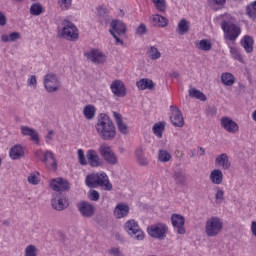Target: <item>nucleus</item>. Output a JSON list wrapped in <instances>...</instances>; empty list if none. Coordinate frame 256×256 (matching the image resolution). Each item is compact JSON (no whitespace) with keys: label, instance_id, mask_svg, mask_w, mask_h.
<instances>
[{"label":"nucleus","instance_id":"nucleus-1","mask_svg":"<svg viewBox=\"0 0 256 256\" xmlns=\"http://www.w3.org/2000/svg\"><path fill=\"white\" fill-rule=\"evenodd\" d=\"M96 130L104 141H112L115 139L117 131L115 130V124L107 114H100L98 122L96 124Z\"/></svg>","mask_w":256,"mask_h":256},{"label":"nucleus","instance_id":"nucleus-2","mask_svg":"<svg viewBox=\"0 0 256 256\" xmlns=\"http://www.w3.org/2000/svg\"><path fill=\"white\" fill-rule=\"evenodd\" d=\"M85 183L90 189L102 187L104 191H113V184H111L109 176L105 172L88 174L85 178Z\"/></svg>","mask_w":256,"mask_h":256},{"label":"nucleus","instance_id":"nucleus-3","mask_svg":"<svg viewBox=\"0 0 256 256\" xmlns=\"http://www.w3.org/2000/svg\"><path fill=\"white\" fill-rule=\"evenodd\" d=\"M221 29L224 32L226 41H237V38L241 35V26L235 24L233 18L223 19Z\"/></svg>","mask_w":256,"mask_h":256},{"label":"nucleus","instance_id":"nucleus-4","mask_svg":"<svg viewBox=\"0 0 256 256\" xmlns=\"http://www.w3.org/2000/svg\"><path fill=\"white\" fill-rule=\"evenodd\" d=\"M223 231V221L217 216L210 217L205 223L207 237H217Z\"/></svg>","mask_w":256,"mask_h":256},{"label":"nucleus","instance_id":"nucleus-5","mask_svg":"<svg viewBox=\"0 0 256 256\" xmlns=\"http://www.w3.org/2000/svg\"><path fill=\"white\" fill-rule=\"evenodd\" d=\"M110 35L114 37L116 43L123 45V40H121L120 35H125L127 33V26L121 20H112L110 23Z\"/></svg>","mask_w":256,"mask_h":256},{"label":"nucleus","instance_id":"nucleus-6","mask_svg":"<svg viewBox=\"0 0 256 256\" xmlns=\"http://www.w3.org/2000/svg\"><path fill=\"white\" fill-rule=\"evenodd\" d=\"M62 37L67 41H77L79 39V29L69 20L62 21Z\"/></svg>","mask_w":256,"mask_h":256},{"label":"nucleus","instance_id":"nucleus-7","mask_svg":"<svg viewBox=\"0 0 256 256\" xmlns=\"http://www.w3.org/2000/svg\"><path fill=\"white\" fill-rule=\"evenodd\" d=\"M168 231L169 227H167V224L161 222L147 227V233L152 237V239H165Z\"/></svg>","mask_w":256,"mask_h":256},{"label":"nucleus","instance_id":"nucleus-8","mask_svg":"<svg viewBox=\"0 0 256 256\" xmlns=\"http://www.w3.org/2000/svg\"><path fill=\"white\" fill-rule=\"evenodd\" d=\"M125 231L128 232L132 239H136V241H143V239H145V232L141 230L139 223L135 220H128L125 223Z\"/></svg>","mask_w":256,"mask_h":256},{"label":"nucleus","instance_id":"nucleus-9","mask_svg":"<svg viewBox=\"0 0 256 256\" xmlns=\"http://www.w3.org/2000/svg\"><path fill=\"white\" fill-rule=\"evenodd\" d=\"M100 153V157L108 163V165H117L119 161L117 160V155H115V152L113 149H111V146L107 144H101V146L98 149Z\"/></svg>","mask_w":256,"mask_h":256},{"label":"nucleus","instance_id":"nucleus-10","mask_svg":"<svg viewBox=\"0 0 256 256\" xmlns=\"http://www.w3.org/2000/svg\"><path fill=\"white\" fill-rule=\"evenodd\" d=\"M51 206L55 211H65L69 207V198L62 192H58L51 199Z\"/></svg>","mask_w":256,"mask_h":256},{"label":"nucleus","instance_id":"nucleus-11","mask_svg":"<svg viewBox=\"0 0 256 256\" xmlns=\"http://www.w3.org/2000/svg\"><path fill=\"white\" fill-rule=\"evenodd\" d=\"M59 78H57V75L50 73L45 75L44 77V87L48 93H55L59 91V85H60Z\"/></svg>","mask_w":256,"mask_h":256},{"label":"nucleus","instance_id":"nucleus-12","mask_svg":"<svg viewBox=\"0 0 256 256\" xmlns=\"http://www.w3.org/2000/svg\"><path fill=\"white\" fill-rule=\"evenodd\" d=\"M171 116L170 121L174 127H183L185 125V120L183 119V114L179 107L172 105L170 106Z\"/></svg>","mask_w":256,"mask_h":256},{"label":"nucleus","instance_id":"nucleus-13","mask_svg":"<svg viewBox=\"0 0 256 256\" xmlns=\"http://www.w3.org/2000/svg\"><path fill=\"white\" fill-rule=\"evenodd\" d=\"M50 187L53 191L61 193L60 191H69V189H71V184H69L68 180L63 178H54L50 181Z\"/></svg>","mask_w":256,"mask_h":256},{"label":"nucleus","instance_id":"nucleus-14","mask_svg":"<svg viewBox=\"0 0 256 256\" xmlns=\"http://www.w3.org/2000/svg\"><path fill=\"white\" fill-rule=\"evenodd\" d=\"M84 56L87 59H91L92 63H97V65H103L107 61V56L97 49L84 53Z\"/></svg>","mask_w":256,"mask_h":256},{"label":"nucleus","instance_id":"nucleus-15","mask_svg":"<svg viewBox=\"0 0 256 256\" xmlns=\"http://www.w3.org/2000/svg\"><path fill=\"white\" fill-rule=\"evenodd\" d=\"M78 211L82 217L91 219L95 215V206L88 201H82L78 204Z\"/></svg>","mask_w":256,"mask_h":256},{"label":"nucleus","instance_id":"nucleus-16","mask_svg":"<svg viewBox=\"0 0 256 256\" xmlns=\"http://www.w3.org/2000/svg\"><path fill=\"white\" fill-rule=\"evenodd\" d=\"M221 127L228 133L235 134L239 131V125L230 117L224 116L220 119Z\"/></svg>","mask_w":256,"mask_h":256},{"label":"nucleus","instance_id":"nucleus-17","mask_svg":"<svg viewBox=\"0 0 256 256\" xmlns=\"http://www.w3.org/2000/svg\"><path fill=\"white\" fill-rule=\"evenodd\" d=\"M110 89L115 97H125L127 95V88L121 80H114L110 85Z\"/></svg>","mask_w":256,"mask_h":256},{"label":"nucleus","instance_id":"nucleus-18","mask_svg":"<svg viewBox=\"0 0 256 256\" xmlns=\"http://www.w3.org/2000/svg\"><path fill=\"white\" fill-rule=\"evenodd\" d=\"M171 222L177 228L178 235H185V217L181 214H172Z\"/></svg>","mask_w":256,"mask_h":256},{"label":"nucleus","instance_id":"nucleus-19","mask_svg":"<svg viewBox=\"0 0 256 256\" xmlns=\"http://www.w3.org/2000/svg\"><path fill=\"white\" fill-rule=\"evenodd\" d=\"M86 159L90 167H103V162L101 158L97 155L95 150H88L86 154Z\"/></svg>","mask_w":256,"mask_h":256},{"label":"nucleus","instance_id":"nucleus-20","mask_svg":"<svg viewBox=\"0 0 256 256\" xmlns=\"http://www.w3.org/2000/svg\"><path fill=\"white\" fill-rule=\"evenodd\" d=\"M9 157L13 161L23 159V157H25V148H23L21 144L14 145L9 151Z\"/></svg>","mask_w":256,"mask_h":256},{"label":"nucleus","instance_id":"nucleus-21","mask_svg":"<svg viewBox=\"0 0 256 256\" xmlns=\"http://www.w3.org/2000/svg\"><path fill=\"white\" fill-rule=\"evenodd\" d=\"M215 165L217 167H222L224 171L231 169V161H229V156L227 153H222L218 155L215 159Z\"/></svg>","mask_w":256,"mask_h":256},{"label":"nucleus","instance_id":"nucleus-22","mask_svg":"<svg viewBox=\"0 0 256 256\" xmlns=\"http://www.w3.org/2000/svg\"><path fill=\"white\" fill-rule=\"evenodd\" d=\"M43 163H45L46 167L54 169L57 171V159H55V154L51 150H47L44 153Z\"/></svg>","mask_w":256,"mask_h":256},{"label":"nucleus","instance_id":"nucleus-23","mask_svg":"<svg viewBox=\"0 0 256 256\" xmlns=\"http://www.w3.org/2000/svg\"><path fill=\"white\" fill-rule=\"evenodd\" d=\"M113 117L116 121V125L118 128V131L122 133V135H128L129 134V126L123 122V116H121L118 112H113Z\"/></svg>","mask_w":256,"mask_h":256},{"label":"nucleus","instance_id":"nucleus-24","mask_svg":"<svg viewBox=\"0 0 256 256\" xmlns=\"http://www.w3.org/2000/svg\"><path fill=\"white\" fill-rule=\"evenodd\" d=\"M191 29V22H189L187 19L182 18L179 20L177 28H176V33L178 35H186L188 31Z\"/></svg>","mask_w":256,"mask_h":256},{"label":"nucleus","instance_id":"nucleus-25","mask_svg":"<svg viewBox=\"0 0 256 256\" xmlns=\"http://www.w3.org/2000/svg\"><path fill=\"white\" fill-rule=\"evenodd\" d=\"M136 86L138 87V89H140V91H145V89L153 91V89H155V83L153 82V80L148 78H142L136 83Z\"/></svg>","mask_w":256,"mask_h":256},{"label":"nucleus","instance_id":"nucleus-26","mask_svg":"<svg viewBox=\"0 0 256 256\" xmlns=\"http://www.w3.org/2000/svg\"><path fill=\"white\" fill-rule=\"evenodd\" d=\"M114 215L117 219H123L129 215V205L127 204H118L114 209Z\"/></svg>","mask_w":256,"mask_h":256},{"label":"nucleus","instance_id":"nucleus-27","mask_svg":"<svg viewBox=\"0 0 256 256\" xmlns=\"http://www.w3.org/2000/svg\"><path fill=\"white\" fill-rule=\"evenodd\" d=\"M135 155L138 165H140L141 167H147V165H149V160L147 159V157H145V150L143 149V147H139L136 150Z\"/></svg>","mask_w":256,"mask_h":256},{"label":"nucleus","instance_id":"nucleus-28","mask_svg":"<svg viewBox=\"0 0 256 256\" xmlns=\"http://www.w3.org/2000/svg\"><path fill=\"white\" fill-rule=\"evenodd\" d=\"M241 45L246 53H253V45H255V40H253V37L245 35L241 40Z\"/></svg>","mask_w":256,"mask_h":256},{"label":"nucleus","instance_id":"nucleus-29","mask_svg":"<svg viewBox=\"0 0 256 256\" xmlns=\"http://www.w3.org/2000/svg\"><path fill=\"white\" fill-rule=\"evenodd\" d=\"M210 181L214 185H221L223 183V171L221 169H214L210 173Z\"/></svg>","mask_w":256,"mask_h":256},{"label":"nucleus","instance_id":"nucleus-30","mask_svg":"<svg viewBox=\"0 0 256 256\" xmlns=\"http://www.w3.org/2000/svg\"><path fill=\"white\" fill-rule=\"evenodd\" d=\"M173 179L176 185H181L182 187L187 185V174L183 173L181 170L174 172Z\"/></svg>","mask_w":256,"mask_h":256},{"label":"nucleus","instance_id":"nucleus-31","mask_svg":"<svg viewBox=\"0 0 256 256\" xmlns=\"http://www.w3.org/2000/svg\"><path fill=\"white\" fill-rule=\"evenodd\" d=\"M152 22L153 25H157L158 27H167V25H169V20L159 14L152 16Z\"/></svg>","mask_w":256,"mask_h":256},{"label":"nucleus","instance_id":"nucleus-32","mask_svg":"<svg viewBox=\"0 0 256 256\" xmlns=\"http://www.w3.org/2000/svg\"><path fill=\"white\" fill-rule=\"evenodd\" d=\"M221 82L223 85H226V87H231L235 84V76L229 72L222 73Z\"/></svg>","mask_w":256,"mask_h":256},{"label":"nucleus","instance_id":"nucleus-33","mask_svg":"<svg viewBox=\"0 0 256 256\" xmlns=\"http://www.w3.org/2000/svg\"><path fill=\"white\" fill-rule=\"evenodd\" d=\"M18 39H21V33L19 32H12L9 35L3 34L1 36L2 43L15 42L18 41Z\"/></svg>","mask_w":256,"mask_h":256},{"label":"nucleus","instance_id":"nucleus-34","mask_svg":"<svg viewBox=\"0 0 256 256\" xmlns=\"http://www.w3.org/2000/svg\"><path fill=\"white\" fill-rule=\"evenodd\" d=\"M196 47L200 49V51H211V49H213V43H211L209 39H202L199 43H196Z\"/></svg>","mask_w":256,"mask_h":256},{"label":"nucleus","instance_id":"nucleus-35","mask_svg":"<svg viewBox=\"0 0 256 256\" xmlns=\"http://www.w3.org/2000/svg\"><path fill=\"white\" fill-rule=\"evenodd\" d=\"M189 97L194 99H198L199 101H207V96L196 88H190L189 90Z\"/></svg>","mask_w":256,"mask_h":256},{"label":"nucleus","instance_id":"nucleus-36","mask_svg":"<svg viewBox=\"0 0 256 256\" xmlns=\"http://www.w3.org/2000/svg\"><path fill=\"white\" fill-rule=\"evenodd\" d=\"M147 55L152 61H157V59H161V52L155 46H149L147 50Z\"/></svg>","mask_w":256,"mask_h":256},{"label":"nucleus","instance_id":"nucleus-37","mask_svg":"<svg viewBox=\"0 0 256 256\" xmlns=\"http://www.w3.org/2000/svg\"><path fill=\"white\" fill-rule=\"evenodd\" d=\"M152 131L154 135L158 137V139H161V137H163V131H165V122L155 123L152 128Z\"/></svg>","mask_w":256,"mask_h":256},{"label":"nucleus","instance_id":"nucleus-38","mask_svg":"<svg viewBox=\"0 0 256 256\" xmlns=\"http://www.w3.org/2000/svg\"><path fill=\"white\" fill-rule=\"evenodd\" d=\"M96 111L97 109L95 108V106L89 104L83 109L84 117H86L87 119H93L95 117Z\"/></svg>","mask_w":256,"mask_h":256},{"label":"nucleus","instance_id":"nucleus-39","mask_svg":"<svg viewBox=\"0 0 256 256\" xmlns=\"http://www.w3.org/2000/svg\"><path fill=\"white\" fill-rule=\"evenodd\" d=\"M158 161H160V163H169V161H171V154L169 153V151L159 150Z\"/></svg>","mask_w":256,"mask_h":256},{"label":"nucleus","instance_id":"nucleus-40","mask_svg":"<svg viewBox=\"0 0 256 256\" xmlns=\"http://www.w3.org/2000/svg\"><path fill=\"white\" fill-rule=\"evenodd\" d=\"M43 11H44V9H43V5H41V3L32 4V6L30 7L31 15L39 16V15H41V13H43Z\"/></svg>","mask_w":256,"mask_h":256},{"label":"nucleus","instance_id":"nucleus-41","mask_svg":"<svg viewBox=\"0 0 256 256\" xmlns=\"http://www.w3.org/2000/svg\"><path fill=\"white\" fill-rule=\"evenodd\" d=\"M97 15L100 19L107 21V18L109 17V9L100 6L97 8Z\"/></svg>","mask_w":256,"mask_h":256},{"label":"nucleus","instance_id":"nucleus-42","mask_svg":"<svg viewBox=\"0 0 256 256\" xmlns=\"http://www.w3.org/2000/svg\"><path fill=\"white\" fill-rule=\"evenodd\" d=\"M230 53H231L233 59H235L236 61H239L240 63H243V56L241 55L239 50H237V48L230 47Z\"/></svg>","mask_w":256,"mask_h":256},{"label":"nucleus","instance_id":"nucleus-43","mask_svg":"<svg viewBox=\"0 0 256 256\" xmlns=\"http://www.w3.org/2000/svg\"><path fill=\"white\" fill-rule=\"evenodd\" d=\"M77 155L80 165L86 166L88 164V160L87 158H85V152L83 151V149H78Z\"/></svg>","mask_w":256,"mask_h":256},{"label":"nucleus","instance_id":"nucleus-44","mask_svg":"<svg viewBox=\"0 0 256 256\" xmlns=\"http://www.w3.org/2000/svg\"><path fill=\"white\" fill-rule=\"evenodd\" d=\"M246 15H248V17H250V19H253V21H255L256 19V10L255 8H253V2L246 6Z\"/></svg>","mask_w":256,"mask_h":256},{"label":"nucleus","instance_id":"nucleus-45","mask_svg":"<svg viewBox=\"0 0 256 256\" xmlns=\"http://www.w3.org/2000/svg\"><path fill=\"white\" fill-rule=\"evenodd\" d=\"M25 256H37V247L28 245L25 249Z\"/></svg>","mask_w":256,"mask_h":256},{"label":"nucleus","instance_id":"nucleus-46","mask_svg":"<svg viewBox=\"0 0 256 256\" xmlns=\"http://www.w3.org/2000/svg\"><path fill=\"white\" fill-rule=\"evenodd\" d=\"M215 199L217 202L225 201V191L221 190L219 187L216 188Z\"/></svg>","mask_w":256,"mask_h":256},{"label":"nucleus","instance_id":"nucleus-47","mask_svg":"<svg viewBox=\"0 0 256 256\" xmlns=\"http://www.w3.org/2000/svg\"><path fill=\"white\" fill-rule=\"evenodd\" d=\"M101 197V194H99V191L97 190H91L88 193V198L90 199V201H99Z\"/></svg>","mask_w":256,"mask_h":256},{"label":"nucleus","instance_id":"nucleus-48","mask_svg":"<svg viewBox=\"0 0 256 256\" xmlns=\"http://www.w3.org/2000/svg\"><path fill=\"white\" fill-rule=\"evenodd\" d=\"M21 133L24 136L31 137L32 133H34L35 129L29 128V126H21Z\"/></svg>","mask_w":256,"mask_h":256},{"label":"nucleus","instance_id":"nucleus-49","mask_svg":"<svg viewBox=\"0 0 256 256\" xmlns=\"http://www.w3.org/2000/svg\"><path fill=\"white\" fill-rule=\"evenodd\" d=\"M136 35H147V26L145 24H140L137 28H136Z\"/></svg>","mask_w":256,"mask_h":256},{"label":"nucleus","instance_id":"nucleus-50","mask_svg":"<svg viewBox=\"0 0 256 256\" xmlns=\"http://www.w3.org/2000/svg\"><path fill=\"white\" fill-rule=\"evenodd\" d=\"M155 6L161 13L165 12V10L167 9V3L165 2V0H160L155 4Z\"/></svg>","mask_w":256,"mask_h":256},{"label":"nucleus","instance_id":"nucleus-51","mask_svg":"<svg viewBox=\"0 0 256 256\" xmlns=\"http://www.w3.org/2000/svg\"><path fill=\"white\" fill-rule=\"evenodd\" d=\"M206 115L210 116V117H215V115H217V108L215 106H209L206 109Z\"/></svg>","mask_w":256,"mask_h":256},{"label":"nucleus","instance_id":"nucleus-52","mask_svg":"<svg viewBox=\"0 0 256 256\" xmlns=\"http://www.w3.org/2000/svg\"><path fill=\"white\" fill-rule=\"evenodd\" d=\"M73 0H60L61 5L60 7H62V9H65L67 11V9H71V3Z\"/></svg>","mask_w":256,"mask_h":256},{"label":"nucleus","instance_id":"nucleus-53","mask_svg":"<svg viewBox=\"0 0 256 256\" xmlns=\"http://www.w3.org/2000/svg\"><path fill=\"white\" fill-rule=\"evenodd\" d=\"M30 139H31V141H33V143H36V145H39V143H40V138H39V133H37V131L36 130H34V133H32L31 135H30Z\"/></svg>","mask_w":256,"mask_h":256},{"label":"nucleus","instance_id":"nucleus-54","mask_svg":"<svg viewBox=\"0 0 256 256\" xmlns=\"http://www.w3.org/2000/svg\"><path fill=\"white\" fill-rule=\"evenodd\" d=\"M28 87H37V76L32 75L30 79H28Z\"/></svg>","mask_w":256,"mask_h":256},{"label":"nucleus","instance_id":"nucleus-55","mask_svg":"<svg viewBox=\"0 0 256 256\" xmlns=\"http://www.w3.org/2000/svg\"><path fill=\"white\" fill-rule=\"evenodd\" d=\"M28 183H31V185H39V178H37L36 175H30L28 176Z\"/></svg>","mask_w":256,"mask_h":256},{"label":"nucleus","instance_id":"nucleus-56","mask_svg":"<svg viewBox=\"0 0 256 256\" xmlns=\"http://www.w3.org/2000/svg\"><path fill=\"white\" fill-rule=\"evenodd\" d=\"M7 25V16L3 12H0V27H5Z\"/></svg>","mask_w":256,"mask_h":256},{"label":"nucleus","instance_id":"nucleus-57","mask_svg":"<svg viewBox=\"0 0 256 256\" xmlns=\"http://www.w3.org/2000/svg\"><path fill=\"white\" fill-rule=\"evenodd\" d=\"M109 253H110V255H115V256H123L122 254H121V250H119V248H111L110 250H109Z\"/></svg>","mask_w":256,"mask_h":256},{"label":"nucleus","instance_id":"nucleus-58","mask_svg":"<svg viewBox=\"0 0 256 256\" xmlns=\"http://www.w3.org/2000/svg\"><path fill=\"white\" fill-rule=\"evenodd\" d=\"M54 134H55V132L53 130H50L48 132V134L46 135V143H50L51 141H53Z\"/></svg>","mask_w":256,"mask_h":256},{"label":"nucleus","instance_id":"nucleus-59","mask_svg":"<svg viewBox=\"0 0 256 256\" xmlns=\"http://www.w3.org/2000/svg\"><path fill=\"white\" fill-rule=\"evenodd\" d=\"M251 231H252V235H254V237H256V222L255 221H252Z\"/></svg>","mask_w":256,"mask_h":256},{"label":"nucleus","instance_id":"nucleus-60","mask_svg":"<svg viewBox=\"0 0 256 256\" xmlns=\"http://www.w3.org/2000/svg\"><path fill=\"white\" fill-rule=\"evenodd\" d=\"M216 5H220L221 7H223V5H225V3H227V0H214Z\"/></svg>","mask_w":256,"mask_h":256},{"label":"nucleus","instance_id":"nucleus-61","mask_svg":"<svg viewBox=\"0 0 256 256\" xmlns=\"http://www.w3.org/2000/svg\"><path fill=\"white\" fill-rule=\"evenodd\" d=\"M170 77H173L174 79H179V72H172L170 74Z\"/></svg>","mask_w":256,"mask_h":256},{"label":"nucleus","instance_id":"nucleus-62","mask_svg":"<svg viewBox=\"0 0 256 256\" xmlns=\"http://www.w3.org/2000/svg\"><path fill=\"white\" fill-rule=\"evenodd\" d=\"M199 157H203V155H205V150L203 149V147H199Z\"/></svg>","mask_w":256,"mask_h":256},{"label":"nucleus","instance_id":"nucleus-63","mask_svg":"<svg viewBox=\"0 0 256 256\" xmlns=\"http://www.w3.org/2000/svg\"><path fill=\"white\" fill-rule=\"evenodd\" d=\"M41 155H43V150H38L35 152L36 157H41Z\"/></svg>","mask_w":256,"mask_h":256},{"label":"nucleus","instance_id":"nucleus-64","mask_svg":"<svg viewBox=\"0 0 256 256\" xmlns=\"http://www.w3.org/2000/svg\"><path fill=\"white\" fill-rule=\"evenodd\" d=\"M252 119L254 120V121H256V110L253 112V114H252Z\"/></svg>","mask_w":256,"mask_h":256}]
</instances>
